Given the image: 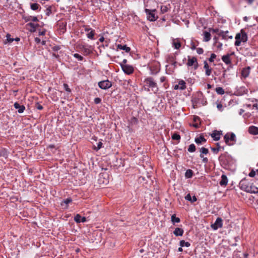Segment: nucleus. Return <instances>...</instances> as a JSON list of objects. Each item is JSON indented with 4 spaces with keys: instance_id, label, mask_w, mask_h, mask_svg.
Returning a JSON list of instances; mask_svg holds the SVG:
<instances>
[{
    "instance_id": "f257e3e1",
    "label": "nucleus",
    "mask_w": 258,
    "mask_h": 258,
    "mask_svg": "<svg viewBox=\"0 0 258 258\" xmlns=\"http://www.w3.org/2000/svg\"><path fill=\"white\" fill-rule=\"evenodd\" d=\"M192 106L194 108H197L201 105H205L206 101L202 92H198L192 97L191 99Z\"/></svg>"
},
{
    "instance_id": "f03ea898",
    "label": "nucleus",
    "mask_w": 258,
    "mask_h": 258,
    "mask_svg": "<svg viewBox=\"0 0 258 258\" xmlns=\"http://www.w3.org/2000/svg\"><path fill=\"white\" fill-rule=\"evenodd\" d=\"M144 83L145 84V87H147L148 89L147 90L148 91H150V88L151 89V91L154 93H156L159 91V88L157 85V84L155 82L154 79L152 77H148L144 80Z\"/></svg>"
},
{
    "instance_id": "7ed1b4c3",
    "label": "nucleus",
    "mask_w": 258,
    "mask_h": 258,
    "mask_svg": "<svg viewBox=\"0 0 258 258\" xmlns=\"http://www.w3.org/2000/svg\"><path fill=\"white\" fill-rule=\"evenodd\" d=\"M247 35L243 29L240 30V32L237 33L235 36L236 41L235 45L238 46L240 45L241 42H246L247 41Z\"/></svg>"
},
{
    "instance_id": "20e7f679",
    "label": "nucleus",
    "mask_w": 258,
    "mask_h": 258,
    "mask_svg": "<svg viewBox=\"0 0 258 258\" xmlns=\"http://www.w3.org/2000/svg\"><path fill=\"white\" fill-rule=\"evenodd\" d=\"M226 144L228 146L233 145L236 141L235 135L233 133H227L224 137Z\"/></svg>"
},
{
    "instance_id": "39448f33",
    "label": "nucleus",
    "mask_w": 258,
    "mask_h": 258,
    "mask_svg": "<svg viewBox=\"0 0 258 258\" xmlns=\"http://www.w3.org/2000/svg\"><path fill=\"white\" fill-rule=\"evenodd\" d=\"M156 11V10L155 9L151 10L148 9H145V12L147 15L148 20L150 21H155L157 19L158 17L155 16Z\"/></svg>"
},
{
    "instance_id": "423d86ee",
    "label": "nucleus",
    "mask_w": 258,
    "mask_h": 258,
    "mask_svg": "<svg viewBox=\"0 0 258 258\" xmlns=\"http://www.w3.org/2000/svg\"><path fill=\"white\" fill-rule=\"evenodd\" d=\"M186 65L188 67L193 66L194 69L196 70L198 68L199 66L197 58L194 56L191 57L190 56H188Z\"/></svg>"
},
{
    "instance_id": "0eeeda50",
    "label": "nucleus",
    "mask_w": 258,
    "mask_h": 258,
    "mask_svg": "<svg viewBox=\"0 0 258 258\" xmlns=\"http://www.w3.org/2000/svg\"><path fill=\"white\" fill-rule=\"evenodd\" d=\"M120 67L123 72L126 75H130L134 73V68L131 65L120 64Z\"/></svg>"
},
{
    "instance_id": "6e6552de",
    "label": "nucleus",
    "mask_w": 258,
    "mask_h": 258,
    "mask_svg": "<svg viewBox=\"0 0 258 258\" xmlns=\"http://www.w3.org/2000/svg\"><path fill=\"white\" fill-rule=\"evenodd\" d=\"M98 85L101 89L107 90L112 86V83L108 80H106L98 82Z\"/></svg>"
},
{
    "instance_id": "1a4fd4ad",
    "label": "nucleus",
    "mask_w": 258,
    "mask_h": 258,
    "mask_svg": "<svg viewBox=\"0 0 258 258\" xmlns=\"http://www.w3.org/2000/svg\"><path fill=\"white\" fill-rule=\"evenodd\" d=\"M98 182L100 184L106 185L109 182L108 175L107 173H101L99 175Z\"/></svg>"
},
{
    "instance_id": "9d476101",
    "label": "nucleus",
    "mask_w": 258,
    "mask_h": 258,
    "mask_svg": "<svg viewBox=\"0 0 258 258\" xmlns=\"http://www.w3.org/2000/svg\"><path fill=\"white\" fill-rule=\"evenodd\" d=\"M80 48L81 49L84 55H89L92 52V47L91 45L85 44H82Z\"/></svg>"
},
{
    "instance_id": "9b49d317",
    "label": "nucleus",
    "mask_w": 258,
    "mask_h": 258,
    "mask_svg": "<svg viewBox=\"0 0 258 258\" xmlns=\"http://www.w3.org/2000/svg\"><path fill=\"white\" fill-rule=\"evenodd\" d=\"M251 184L247 179H243L240 181L239 186L241 189L247 191Z\"/></svg>"
},
{
    "instance_id": "f8f14e48",
    "label": "nucleus",
    "mask_w": 258,
    "mask_h": 258,
    "mask_svg": "<svg viewBox=\"0 0 258 258\" xmlns=\"http://www.w3.org/2000/svg\"><path fill=\"white\" fill-rule=\"evenodd\" d=\"M39 26L38 24L29 22L26 25V29L31 32H35L37 28Z\"/></svg>"
},
{
    "instance_id": "ddd939ff",
    "label": "nucleus",
    "mask_w": 258,
    "mask_h": 258,
    "mask_svg": "<svg viewBox=\"0 0 258 258\" xmlns=\"http://www.w3.org/2000/svg\"><path fill=\"white\" fill-rule=\"evenodd\" d=\"M223 226L222 219L218 217L217 218L215 223L211 225V227L214 230H217L219 228H221Z\"/></svg>"
},
{
    "instance_id": "4468645a",
    "label": "nucleus",
    "mask_w": 258,
    "mask_h": 258,
    "mask_svg": "<svg viewBox=\"0 0 258 258\" xmlns=\"http://www.w3.org/2000/svg\"><path fill=\"white\" fill-rule=\"evenodd\" d=\"M186 83L183 80H180L178 82V84H176L174 86V89L175 90L179 89L181 90H185L186 89Z\"/></svg>"
},
{
    "instance_id": "2eb2a0df",
    "label": "nucleus",
    "mask_w": 258,
    "mask_h": 258,
    "mask_svg": "<svg viewBox=\"0 0 258 258\" xmlns=\"http://www.w3.org/2000/svg\"><path fill=\"white\" fill-rule=\"evenodd\" d=\"M234 53H232L231 54H227L226 55H224L222 56V60L223 62H225L226 64H230V67L232 68V64H231V60L230 59V56L232 54H233Z\"/></svg>"
},
{
    "instance_id": "dca6fc26",
    "label": "nucleus",
    "mask_w": 258,
    "mask_h": 258,
    "mask_svg": "<svg viewBox=\"0 0 258 258\" xmlns=\"http://www.w3.org/2000/svg\"><path fill=\"white\" fill-rule=\"evenodd\" d=\"M228 33V31H220V32H219V33H218V35L221 37L222 39L224 40H227L228 39H232V36H229Z\"/></svg>"
},
{
    "instance_id": "f3484780",
    "label": "nucleus",
    "mask_w": 258,
    "mask_h": 258,
    "mask_svg": "<svg viewBox=\"0 0 258 258\" xmlns=\"http://www.w3.org/2000/svg\"><path fill=\"white\" fill-rule=\"evenodd\" d=\"M228 159H229V157L227 155V153L221 154L219 157V161L224 164H227L228 163Z\"/></svg>"
},
{
    "instance_id": "a211bd4d",
    "label": "nucleus",
    "mask_w": 258,
    "mask_h": 258,
    "mask_svg": "<svg viewBox=\"0 0 258 258\" xmlns=\"http://www.w3.org/2000/svg\"><path fill=\"white\" fill-rule=\"evenodd\" d=\"M251 68L250 67H246L242 69L241 71V76L244 78H246L249 76Z\"/></svg>"
},
{
    "instance_id": "6ab92c4d",
    "label": "nucleus",
    "mask_w": 258,
    "mask_h": 258,
    "mask_svg": "<svg viewBox=\"0 0 258 258\" xmlns=\"http://www.w3.org/2000/svg\"><path fill=\"white\" fill-rule=\"evenodd\" d=\"M221 131H218L217 130H215L211 134V136L212 138H213L215 141H218L220 139V136L221 135Z\"/></svg>"
},
{
    "instance_id": "aec40b11",
    "label": "nucleus",
    "mask_w": 258,
    "mask_h": 258,
    "mask_svg": "<svg viewBox=\"0 0 258 258\" xmlns=\"http://www.w3.org/2000/svg\"><path fill=\"white\" fill-rule=\"evenodd\" d=\"M204 68L205 70V74L207 76H209L211 74L212 69L210 68L206 61H204Z\"/></svg>"
},
{
    "instance_id": "412c9836",
    "label": "nucleus",
    "mask_w": 258,
    "mask_h": 258,
    "mask_svg": "<svg viewBox=\"0 0 258 258\" xmlns=\"http://www.w3.org/2000/svg\"><path fill=\"white\" fill-rule=\"evenodd\" d=\"M57 25L60 32L63 33L66 31L67 23L66 22H59Z\"/></svg>"
},
{
    "instance_id": "4be33fe9",
    "label": "nucleus",
    "mask_w": 258,
    "mask_h": 258,
    "mask_svg": "<svg viewBox=\"0 0 258 258\" xmlns=\"http://www.w3.org/2000/svg\"><path fill=\"white\" fill-rule=\"evenodd\" d=\"M248 133L253 135H258V127L254 125L250 126L248 128Z\"/></svg>"
},
{
    "instance_id": "5701e85b",
    "label": "nucleus",
    "mask_w": 258,
    "mask_h": 258,
    "mask_svg": "<svg viewBox=\"0 0 258 258\" xmlns=\"http://www.w3.org/2000/svg\"><path fill=\"white\" fill-rule=\"evenodd\" d=\"M14 107L18 109V112L19 113H23L25 109V107L24 105H21L18 102H15L14 104Z\"/></svg>"
},
{
    "instance_id": "b1692460",
    "label": "nucleus",
    "mask_w": 258,
    "mask_h": 258,
    "mask_svg": "<svg viewBox=\"0 0 258 258\" xmlns=\"http://www.w3.org/2000/svg\"><path fill=\"white\" fill-rule=\"evenodd\" d=\"M159 70L160 69L158 64L152 65L150 67L151 74L152 75H156L159 72Z\"/></svg>"
},
{
    "instance_id": "393cba45",
    "label": "nucleus",
    "mask_w": 258,
    "mask_h": 258,
    "mask_svg": "<svg viewBox=\"0 0 258 258\" xmlns=\"http://www.w3.org/2000/svg\"><path fill=\"white\" fill-rule=\"evenodd\" d=\"M228 179L226 175L222 174L221 179L219 182V184L222 186H225L227 184Z\"/></svg>"
},
{
    "instance_id": "a878e982",
    "label": "nucleus",
    "mask_w": 258,
    "mask_h": 258,
    "mask_svg": "<svg viewBox=\"0 0 258 258\" xmlns=\"http://www.w3.org/2000/svg\"><path fill=\"white\" fill-rule=\"evenodd\" d=\"M72 202V200L71 198H68L65 200H64L61 203L60 205L62 207H63L65 209H67L68 208L69 204L71 203Z\"/></svg>"
},
{
    "instance_id": "bb28decb",
    "label": "nucleus",
    "mask_w": 258,
    "mask_h": 258,
    "mask_svg": "<svg viewBox=\"0 0 258 258\" xmlns=\"http://www.w3.org/2000/svg\"><path fill=\"white\" fill-rule=\"evenodd\" d=\"M74 220L77 223L85 222L86 221V218L85 217H82L79 214H77L74 217Z\"/></svg>"
},
{
    "instance_id": "cd10ccee",
    "label": "nucleus",
    "mask_w": 258,
    "mask_h": 258,
    "mask_svg": "<svg viewBox=\"0 0 258 258\" xmlns=\"http://www.w3.org/2000/svg\"><path fill=\"white\" fill-rule=\"evenodd\" d=\"M24 19L25 20V21L26 22H29V21H33L34 22H36L39 21L37 17H35V16H26L24 18Z\"/></svg>"
},
{
    "instance_id": "c85d7f7f",
    "label": "nucleus",
    "mask_w": 258,
    "mask_h": 258,
    "mask_svg": "<svg viewBox=\"0 0 258 258\" xmlns=\"http://www.w3.org/2000/svg\"><path fill=\"white\" fill-rule=\"evenodd\" d=\"M247 192L250 193H257L258 192V188L253 185L252 184H251L249 186V188H248L247 191Z\"/></svg>"
},
{
    "instance_id": "c756f323",
    "label": "nucleus",
    "mask_w": 258,
    "mask_h": 258,
    "mask_svg": "<svg viewBox=\"0 0 258 258\" xmlns=\"http://www.w3.org/2000/svg\"><path fill=\"white\" fill-rule=\"evenodd\" d=\"M216 146H217V148H211L212 151L215 154H217L219 152V151H220L221 150H224V147H221L220 145V144L219 143H217L216 144Z\"/></svg>"
},
{
    "instance_id": "7c9ffc66",
    "label": "nucleus",
    "mask_w": 258,
    "mask_h": 258,
    "mask_svg": "<svg viewBox=\"0 0 258 258\" xmlns=\"http://www.w3.org/2000/svg\"><path fill=\"white\" fill-rule=\"evenodd\" d=\"M195 141L197 144H201L202 143H206L207 140L203 136L200 135L199 137L195 139Z\"/></svg>"
},
{
    "instance_id": "2f4dec72",
    "label": "nucleus",
    "mask_w": 258,
    "mask_h": 258,
    "mask_svg": "<svg viewBox=\"0 0 258 258\" xmlns=\"http://www.w3.org/2000/svg\"><path fill=\"white\" fill-rule=\"evenodd\" d=\"M167 62L170 64L177 63L176 61L175 56L174 55H169L167 58Z\"/></svg>"
},
{
    "instance_id": "473e14b6",
    "label": "nucleus",
    "mask_w": 258,
    "mask_h": 258,
    "mask_svg": "<svg viewBox=\"0 0 258 258\" xmlns=\"http://www.w3.org/2000/svg\"><path fill=\"white\" fill-rule=\"evenodd\" d=\"M204 35V41L205 42H208L210 40L211 38V35L210 34V32L204 31L203 32Z\"/></svg>"
},
{
    "instance_id": "72a5a7b5",
    "label": "nucleus",
    "mask_w": 258,
    "mask_h": 258,
    "mask_svg": "<svg viewBox=\"0 0 258 258\" xmlns=\"http://www.w3.org/2000/svg\"><path fill=\"white\" fill-rule=\"evenodd\" d=\"M184 231L182 229L180 228H176L173 232V233L176 236H182L183 234Z\"/></svg>"
},
{
    "instance_id": "f704fd0d",
    "label": "nucleus",
    "mask_w": 258,
    "mask_h": 258,
    "mask_svg": "<svg viewBox=\"0 0 258 258\" xmlns=\"http://www.w3.org/2000/svg\"><path fill=\"white\" fill-rule=\"evenodd\" d=\"M117 48L119 49L120 50H125V51L126 52H128L131 50L130 47L127 46L126 45H122L121 44H117Z\"/></svg>"
},
{
    "instance_id": "c9c22d12",
    "label": "nucleus",
    "mask_w": 258,
    "mask_h": 258,
    "mask_svg": "<svg viewBox=\"0 0 258 258\" xmlns=\"http://www.w3.org/2000/svg\"><path fill=\"white\" fill-rule=\"evenodd\" d=\"M199 44V42L198 40L195 39H192L190 41V48L192 50L196 49V47Z\"/></svg>"
},
{
    "instance_id": "e433bc0d",
    "label": "nucleus",
    "mask_w": 258,
    "mask_h": 258,
    "mask_svg": "<svg viewBox=\"0 0 258 258\" xmlns=\"http://www.w3.org/2000/svg\"><path fill=\"white\" fill-rule=\"evenodd\" d=\"M95 34V30L93 29L91 30L89 32L87 33L86 34L88 38L90 39L91 40L94 39V36Z\"/></svg>"
},
{
    "instance_id": "4c0bfd02",
    "label": "nucleus",
    "mask_w": 258,
    "mask_h": 258,
    "mask_svg": "<svg viewBox=\"0 0 258 258\" xmlns=\"http://www.w3.org/2000/svg\"><path fill=\"white\" fill-rule=\"evenodd\" d=\"M209 153V150L208 149L206 148H204V147H202L200 149V157L201 158H203L204 157V154L205 155H207Z\"/></svg>"
},
{
    "instance_id": "58836bf2",
    "label": "nucleus",
    "mask_w": 258,
    "mask_h": 258,
    "mask_svg": "<svg viewBox=\"0 0 258 258\" xmlns=\"http://www.w3.org/2000/svg\"><path fill=\"white\" fill-rule=\"evenodd\" d=\"M194 172L191 169H188L186 171L185 173V177L186 178H191L193 176Z\"/></svg>"
},
{
    "instance_id": "ea45409f",
    "label": "nucleus",
    "mask_w": 258,
    "mask_h": 258,
    "mask_svg": "<svg viewBox=\"0 0 258 258\" xmlns=\"http://www.w3.org/2000/svg\"><path fill=\"white\" fill-rule=\"evenodd\" d=\"M31 9L33 11H36L40 8V6L37 3H32L30 5Z\"/></svg>"
},
{
    "instance_id": "a19ab883",
    "label": "nucleus",
    "mask_w": 258,
    "mask_h": 258,
    "mask_svg": "<svg viewBox=\"0 0 258 258\" xmlns=\"http://www.w3.org/2000/svg\"><path fill=\"white\" fill-rule=\"evenodd\" d=\"M171 221L174 224L175 223H179L180 222V219L178 217H176L175 215H172L171 216Z\"/></svg>"
},
{
    "instance_id": "79ce46f5",
    "label": "nucleus",
    "mask_w": 258,
    "mask_h": 258,
    "mask_svg": "<svg viewBox=\"0 0 258 258\" xmlns=\"http://www.w3.org/2000/svg\"><path fill=\"white\" fill-rule=\"evenodd\" d=\"M190 245V243L188 242H186L184 240L180 241V246L181 247L186 246L189 247Z\"/></svg>"
},
{
    "instance_id": "37998d69",
    "label": "nucleus",
    "mask_w": 258,
    "mask_h": 258,
    "mask_svg": "<svg viewBox=\"0 0 258 258\" xmlns=\"http://www.w3.org/2000/svg\"><path fill=\"white\" fill-rule=\"evenodd\" d=\"M216 92L217 94L220 95H223L224 94V90L222 87H217L216 88Z\"/></svg>"
},
{
    "instance_id": "c03bdc74",
    "label": "nucleus",
    "mask_w": 258,
    "mask_h": 258,
    "mask_svg": "<svg viewBox=\"0 0 258 258\" xmlns=\"http://www.w3.org/2000/svg\"><path fill=\"white\" fill-rule=\"evenodd\" d=\"M196 146L194 144H190L188 148V151L189 152H194L196 151Z\"/></svg>"
},
{
    "instance_id": "a18cd8bd",
    "label": "nucleus",
    "mask_w": 258,
    "mask_h": 258,
    "mask_svg": "<svg viewBox=\"0 0 258 258\" xmlns=\"http://www.w3.org/2000/svg\"><path fill=\"white\" fill-rule=\"evenodd\" d=\"M161 12L162 14L168 12L169 9L167 6H161L160 8Z\"/></svg>"
},
{
    "instance_id": "49530a36",
    "label": "nucleus",
    "mask_w": 258,
    "mask_h": 258,
    "mask_svg": "<svg viewBox=\"0 0 258 258\" xmlns=\"http://www.w3.org/2000/svg\"><path fill=\"white\" fill-rule=\"evenodd\" d=\"M171 138L173 140L179 141L180 136L179 134L175 133L172 135Z\"/></svg>"
},
{
    "instance_id": "de8ad7c7",
    "label": "nucleus",
    "mask_w": 258,
    "mask_h": 258,
    "mask_svg": "<svg viewBox=\"0 0 258 258\" xmlns=\"http://www.w3.org/2000/svg\"><path fill=\"white\" fill-rule=\"evenodd\" d=\"M173 44L174 47L175 49H178L181 47V43L179 41H176V42L174 41V42H173Z\"/></svg>"
},
{
    "instance_id": "09e8293b",
    "label": "nucleus",
    "mask_w": 258,
    "mask_h": 258,
    "mask_svg": "<svg viewBox=\"0 0 258 258\" xmlns=\"http://www.w3.org/2000/svg\"><path fill=\"white\" fill-rule=\"evenodd\" d=\"M73 56H74V57H75L76 58L78 59L80 61L83 60L84 59L83 57L78 53H75L73 54Z\"/></svg>"
},
{
    "instance_id": "8fccbe9b",
    "label": "nucleus",
    "mask_w": 258,
    "mask_h": 258,
    "mask_svg": "<svg viewBox=\"0 0 258 258\" xmlns=\"http://www.w3.org/2000/svg\"><path fill=\"white\" fill-rule=\"evenodd\" d=\"M216 56L217 55L215 53H212L210 57L209 58V61L211 62H213Z\"/></svg>"
},
{
    "instance_id": "3c124183",
    "label": "nucleus",
    "mask_w": 258,
    "mask_h": 258,
    "mask_svg": "<svg viewBox=\"0 0 258 258\" xmlns=\"http://www.w3.org/2000/svg\"><path fill=\"white\" fill-rule=\"evenodd\" d=\"M221 30H220L219 29H214V28H210L209 31L213 33H217L218 34L219 32H220Z\"/></svg>"
},
{
    "instance_id": "603ef678",
    "label": "nucleus",
    "mask_w": 258,
    "mask_h": 258,
    "mask_svg": "<svg viewBox=\"0 0 258 258\" xmlns=\"http://www.w3.org/2000/svg\"><path fill=\"white\" fill-rule=\"evenodd\" d=\"M63 87H64V90L67 92H68L69 93H70L71 92V90L69 88V85L67 84H66V83L63 84Z\"/></svg>"
},
{
    "instance_id": "864d4df0",
    "label": "nucleus",
    "mask_w": 258,
    "mask_h": 258,
    "mask_svg": "<svg viewBox=\"0 0 258 258\" xmlns=\"http://www.w3.org/2000/svg\"><path fill=\"white\" fill-rule=\"evenodd\" d=\"M197 52L199 54H202L204 53V50L202 48H197Z\"/></svg>"
},
{
    "instance_id": "5fc2aeb1",
    "label": "nucleus",
    "mask_w": 258,
    "mask_h": 258,
    "mask_svg": "<svg viewBox=\"0 0 258 258\" xmlns=\"http://www.w3.org/2000/svg\"><path fill=\"white\" fill-rule=\"evenodd\" d=\"M102 146V142H99L97 143V147H95V149L97 151V150H99L100 149H101Z\"/></svg>"
},
{
    "instance_id": "6e6d98bb",
    "label": "nucleus",
    "mask_w": 258,
    "mask_h": 258,
    "mask_svg": "<svg viewBox=\"0 0 258 258\" xmlns=\"http://www.w3.org/2000/svg\"><path fill=\"white\" fill-rule=\"evenodd\" d=\"M108 41L107 40H105L104 42V44L99 46V48L103 47V48H105V47H107L108 46Z\"/></svg>"
},
{
    "instance_id": "4d7b16f0",
    "label": "nucleus",
    "mask_w": 258,
    "mask_h": 258,
    "mask_svg": "<svg viewBox=\"0 0 258 258\" xmlns=\"http://www.w3.org/2000/svg\"><path fill=\"white\" fill-rule=\"evenodd\" d=\"M7 40L9 42H13L14 41V39L11 38V35L9 34H8L7 35Z\"/></svg>"
},
{
    "instance_id": "13d9d810",
    "label": "nucleus",
    "mask_w": 258,
    "mask_h": 258,
    "mask_svg": "<svg viewBox=\"0 0 258 258\" xmlns=\"http://www.w3.org/2000/svg\"><path fill=\"white\" fill-rule=\"evenodd\" d=\"M94 103L96 104H99L101 101V98H99V97H96L94 99Z\"/></svg>"
},
{
    "instance_id": "bf43d9fd",
    "label": "nucleus",
    "mask_w": 258,
    "mask_h": 258,
    "mask_svg": "<svg viewBox=\"0 0 258 258\" xmlns=\"http://www.w3.org/2000/svg\"><path fill=\"white\" fill-rule=\"evenodd\" d=\"M233 258H240L239 254H238V251H234Z\"/></svg>"
},
{
    "instance_id": "052dcab7",
    "label": "nucleus",
    "mask_w": 258,
    "mask_h": 258,
    "mask_svg": "<svg viewBox=\"0 0 258 258\" xmlns=\"http://www.w3.org/2000/svg\"><path fill=\"white\" fill-rule=\"evenodd\" d=\"M35 107L38 110H42L43 109V106L40 105L39 103H37L35 105Z\"/></svg>"
},
{
    "instance_id": "680f3d73",
    "label": "nucleus",
    "mask_w": 258,
    "mask_h": 258,
    "mask_svg": "<svg viewBox=\"0 0 258 258\" xmlns=\"http://www.w3.org/2000/svg\"><path fill=\"white\" fill-rule=\"evenodd\" d=\"M50 13H51V7H49L46 9V14L47 15L49 16Z\"/></svg>"
},
{
    "instance_id": "e2e57ef3",
    "label": "nucleus",
    "mask_w": 258,
    "mask_h": 258,
    "mask_svg": "<svg viewBox=\"0 0 258 258\" xmlns=\"http://www.w3.org/2000/svg\"><path fill=\"white\" fill-rule=\"evenodd\" d=\"M185 200L191 202V197L189 194H188L185 197Z\"/></svg>"
},
{
    "instance_id": "0e129e2a",
    "label": "nucleus",
    "mask_w": 258,
    "mask_h": 258,
    "mask_svg": "<svg viewBox=\"0 0 258 258\" xmlns=\"http://www.w3.org/2000/svg\"><path fill=\"white\" fill-rule=\"evenodd\" d=\"M255 175V171H254L253 170H252L249 173V176L250 177H254Z\"/></svg>"
},
{
    "instance_id": "69168bd1",
    "label": "nucleus",
    "mask_w": 258,
    "mask_h": 258,
    "mask_svg": "<svg viewBox=\"0 0 258 258\" xmlns=\"http://www.w3.org/2000/svg\"><path fill=\"white\" fill-rule=\"evenodd\" d=\"M84 27L85 31L87 32H89L92 29V28H89L88 26H84Z\"/></svg>"
},
{
    "instance_id": "338daca9",
    "label": "nucleus",
    "mask_w": 258,
    "mask_h": 258,
    "mask_svg": "<svg viewBox=\"0 0 258 258\" xmlns=\"http://www.w3.org/2000/svg\"><path fill=\"white\" fill-rule=\"evenodd\" d=\"M60 47L59 46H55L53 47V50L55 51H58Z\"/></svg>"
},
{
    "instance_id": "774afa93",
    "label": "nucleus",
    "mask_w": 258,
    "mask_h": 258,
    "mask_svg": "<svg viewBox=\"0 0 258 258\" xmlns=\"http://www.w3.org/2000/svg\"><path fill=\"white\" fill-rule=\"evenodd\" d=\"M166 77L165 76H162L160 78V81L161 82L163 83L166 80Z\"/></svg>"
}]
</instances>
